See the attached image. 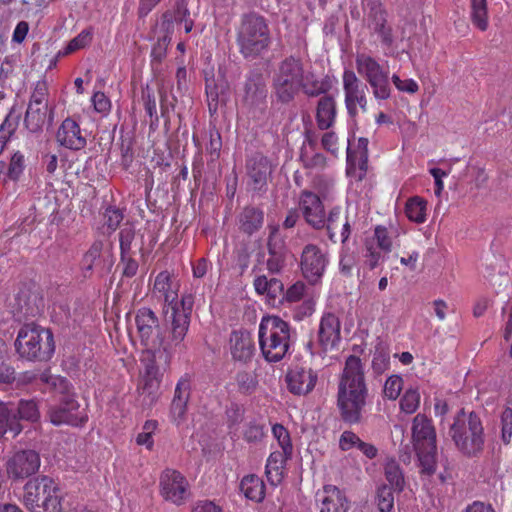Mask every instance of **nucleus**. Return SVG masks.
<instances>
[{
	"mask_svg": "<svg viewBox=\"0 0 512 512\" xmlns=\"http://www.w3.org/2000/svg\"><path fill=\"white\" fill-rule=\"evenodd\" d=\"M368 389L359 357L351 355L338 385L337 404L345 422L358 423L366 406Z\"/></svg>",
	"mask_w": 512,
	"mask_h": 512,
	"instance_id": "f257e3e1",
	"label": "nucleus"
},
{
	"mask_svg": "<svg viewBox=\"0 0 512 512\" xmlns=\"http://www.w3.org/2000/svg\"><path fill=\"white\" fill-rule=\"evenodd\" d=\"M14 346L19 357L26 361H48L55 352L51 330L35 323L25 324L19 329Z\"/></svg>",
	"mask_w": 512,
	"mask_h": 512,
	"instance_id": "f03ea898",
	"label": "nucleus"
},
{
	"mask_svg": "<svg viewBox=\"0 0 512 512\" xmlns=\"http://www.w3.org/2000/svg\"><path fill=\"white\" fill-rule=\"evenodd\" d=\"M258 338L265 360L271 363L279 362L290 347V325L278 316H265L259 324Z\"/></svg>",
	"mask_w": 512,
	"mask_h": 512,
	"instance_id": "7ed1b4c3",
	"label": "nucleus"
},
{
	"mask_svg": "<svg viewBox=\"0 0 512 512\" xmlns=\"http://www.w3.org/2000/svg\"><path fill=\"white\" fill-rule=\"evenodd\" d=\"M236 42L245 58L255 59L260 56L271 42L266 19L256 13L244 14L236 28Z\"/></svg>",
	"mask_w": 512,
	"mask_h": 512,
	"instance_id": "20e7f679",
	"label": "nucleus"
},
{
	"mask_svg": "<svg viewBox=\"0 0 512 512\" xmlns=\"http://www.w3.org/2000/svg\"><path fill=\"white\" fill-rule=\"evenodd\" d=\"M60 488L47 476L37 477L24 486L23 503L30 512H62Z\"/></svg>",
	"mask_w": 512,
	"mask_h": 512,
	"instance_id": "39448f33",
	"label": "nucleus"
},
{
	"mask_svg": "<svg viewBox=\"0 0 512 512\" xmlns=\"http://www.w3.org/2000/svg\"><path fill=\"white\" fill-rule=\"evenodd\" d=\"M450 435L456 447L467 456H476L483 450V426L474 413L466 416L461 411L450 428Z\"/></svg>",
	"mask_w": 512,
	"mask_h": 512,
	"instance_id": "423d86ee",
	"label": "nucleus"
},
{
	"mask_svg": "<svg viewBox=\"0 0 512 512\" xmlns=\"http://www.w3.org/2000/svg\"><path fill=\"white\" fill-rule=\"evenodd\" d=\"M304 64L300 59L288 57L280 62L273 76V91L281 103L291 102L301 89Z\"/></svg>",
	"mask_w": 512,
	"mask_h": 512,
	"instance_id": "0eeeda50",
	"label": "nucleus"
},
{
	"mask_svg": "<svg viewBox=\"0 0 512 512\" xmlns=\"http://www.w3.org/2000/svg\"><path fill=\"white\" fill-rule=\"evenodd\" d=\"M135 323L140 343L144 346L142 357L157 355L161 351L172 356L170 343L163 341L159 319L150 308H140L135 315Z\"/></svg>",
	"mask_w": 512,
	"mask_h": 512,
	"instance_id": "6e6552de",
	"label": "nucleus"
},
{
	"mask_svg": "<svg viewBox=\"0 0 512 512\" xmlns=\"http://www.w3.org/2000/svg\"><path fill=\"white\" fill-rule=\"evenodd\" d=\"M355 66L358 75L365 80L368 88H371L373 97L376 100L382 101L391 97V77L387 68L366 53L356 55Z\"/></svg>",
	"mask_w": 512,
	"mask_h": 512,
	"instance_id": "1a4fd4ad",
	"label": "nucleus"
},
{
	"mask_svg": "<svg viewBox=\"0 0 512 512\" xmlns=\"http://www.w3.org/2000/svg\"><path fill=\"white\" fill-rule=\"evenodd\" d=\"M171 358L172 356L165 353V351L158 352L157 355L141 358L144 371L138 391L140 396L143 397V404L150 406L157 400L161 382V370L165 371L169 367Z\"/></svg>",
	"mask_w": 512,
	"mask_h": 512,
	"instance_id": "9d476101",
	"label": "nucleus"
},
{
	"mask_svg": "<svg viewBox=\"0 0 512 512\" xmlns=\"http://www.w3.org/2000/svg\"><path fill=\"white\" fill-rule=\"evenodd\" d=\"M344 102L350 117L356 118L359 111L368 110V86L352 70H345L342 76Z\"/></svg>",
	"mask_w": 512,
	"mask_h": 512,
	"instance_id": "9b49d317",
	"label": "nucleus"
},
{
	"mask_svg": "<svg viewBox=\"0 0 512 512\" xmlns=\"http://www.w3.org/2000/svg\"><path fill=\"white\" fill-rule=\"evenodd\" d=\"M63 395L59 404L53 405L48 410V416L54 425H71L81 426L87 422L88 416L84 409L80 408V404L75 399L74 393L61 392Z\"/></svg>",
	"mask_w": 512,
	"mask_h": 512,
	"instance_id": "f8f14e48",
	"label": "nucleus"
},
{
	"mask_svg": "<svg viewBox=\"0 0 512 512\" xmlns=\"http://www.w3.org/2000/svg\"><path fill=\"white\" fill-rule=\"evenodd\" d=\"M159 486L161 496L178 506L184 504L190 496L188 481L174 469H166L162 472Z\"/></svg>",
	"mask_w": 512,
	"mask_h": 512,
	"instance_id": "ddd939ff",
	"label": "nucleus"
},
{
	"mask_svg": "<svg viewBox=\"0 0 512 512\" xmlns=\"http://www.w3.org/2000/svg\"><path fill=\"white\" fill-rule=\"evenodd\" d=\"M328 262L327 254L317 245L308 244L303 248L300 267L303 276L311 284H315L321 279Z\"/></svg>",
	"mask_w": 512,
	"mask_h": 512,
	"instance_id": "4468645a",
	"label": "nucleus"
},
{
	"mask_svg": "<svg viewBox=\"0 0 512 512\" xmlns=\"http://www.w3.org/2000/svg\"><path fill=\"white\" fill-rule=\"evenodd\" d=\"M299 210L306 223L314 229L319 230L325 227V209L317 194L303 190L299 196Z\"/></svg>",
	"mask_w": 512,
	"mask_h": 512,
	"instance_id": "2eb2a0df",
	"label": "nucleus"
},
{
	"mask_svg": "<svg viewBox=\"0 0 512 512\" xmlns=\"http://www.w3.org/2000/svg\"><path fill=\"white\" fill-rule=\"evenodd\" d=\"M40 467V456L34 450H21L7 462V473L14 479H24L36 473Z\"/></svg>",
	"mask_w": 512,
	"mask_h": 512,
	"instance_id": "dca6fc26",
	"label": "nucleus"
},
{
	"mask_svg": "<svg viewBox=\"0 0 512 512\" xmlns=\"http://www.w3.org/2000/svg\"><path fill=\"white\" fill-rule=\"evenodd\" d=\"M246 171L248 185L254 191H262L266 188L268 179L272 173V165L267 157L255 154L247 160Z\"/></svg>",
	"mask_w": 512,
	"mask_h": 512,
	"instance_id": "f3484780",
	"label": "nucleus"
},
{
	"mask_svg": "<svg viewBox=\"0 0 512 512\" xmlns=\"http://www.w3.org/2000/svg\"><path fill=\"white\" fill-rule=\"evenodd\" d=\"M341 340V322L333 313H325L319 324L318 344L326 352L335 349Z\"/></svg>",
	"mask_w": 512,
	"mask_h": 512,
	"instance_id": "a211bd4d",
	"label": "nucleus"
},
{
	"mask_svg": "<svg viewBox=\"0 0 512 512\" xmlns=\"http://www.w3.org/2000/svg\"><path fill=\"white\" fill-rule=\"evenodd\" d=\"M411 431L415 449H436V431L432 420L426 415L419 413L414 417Z\"/></svg>",
	"mask_w": 512,
	"mask_h": 512,
	"instance_id": "6ab92c4d",
	"label": "nucleus"
},
{
	"mask_svg": "<svg viewBox=\"0 0 512 512\" xmlns=\"http://www.w3.org/2000/svg\"><path fill=\"white\" fill-rule=\"evenodd\" d=\"M318 376L311 368L296 366L286 374L288 390L295 395H306L313 390Z\"/></svg>",
	"mask_w": 512,
	"mask_h": 512,
	"instance_id": "aec40b11",
	"label": "nucleus"
},
{
	"mask_svg": "<svg viewBox=\"0 0 512 512\" xmlns=\"http://www.w3.org/2000/svg\"><path fill=\"white\" fill-rule=\"evenodd\" d=\"M268 254L266 265L270 273H279L285 264L286 246L283 237L277 227L271 228L267 242Z\"/></svg>",
	"mask_w": 512,
	"mask_h": 512,
	"instance_id": "412c9836",
	"label": "nucleus"
},
{
	"mask_svg": "<svg viewBox=\"0 0 512 512\" xmlns=\"http://www.w3.org/2000/svg\"><path fill=\"white\" fill-rule=\"evenodd\" d=\"M166 321L169 325L170 340V351H172V345H179L185 338L189 326H190V315L182 311H177L176 307L165 309Z\"/></svg>",
	"mask_w": 512,
	"mask_h": 512,
	"instance_id": "4be33fe9",
	"label": "nucleus"
},
{
	"mask_svg": "<svg viewBox=\"0 0 512 512\" xmlns=\"http://www.w3.org/2000/svg\"><path fill=\"white\" fill-rule=\"evenodd\" d=\"M325 227L328 237L332 242L340 240L345 243L351 233V227L348 216L344 214L340 207H334L326 217Z\"/></svg>",
	"mask_w": 512,
	"mask_h": 512,
	"instance_id": "5701e85b",
	"label": "nucleus"
},
{
	"mask_svg": "<svg viewBox=\"0 0 512 512\" xmlns=\"http://www.w3.org/2000/svg\"><path fill=\"white\" fill-rule=\"evenodd\" d=\"M57 142L71 150H81L86 146V138L82 135L79 125L72 119H65L58 128Z\"/></svg>",
	"mask_w": 512,
	"mask_h": 512,
	"instance_id": "b1692460",
	"label": "nucleus"
},
{
	"mask_svg": "<svg viewBox=\"0 0 512 512\" xmlns=\"http://www.w3.org/2000/svg\"><path fill=\"white\" fill-rule=\"evenodd\" d=\"M179 285L172 279L168 271L160 272L154 281L152 295L158 300H163L167 308L178 298Z\"/></svg>",
	"mask_w": 512,
	"mask_h": 512,
	"instance_id": "393cba45",
	"label": "nucleus"
},
{
	"mask_svg": "<svg viewBox=\"0 0 512 512\" xmlns=\"http://www.w3.org/2000/svg\"><path fill=\"white\" fill-rule=\"evenodd\" d=\"M230 350L233 358L247 362L254 354L255 347L250 333L245 331H233L230 336Z\"/></svg>",
	"mask_w": 512,
	"mask_h": 512,
	"instance_id": "a878e982",
	"label": "nucleus"
},
{
	"mask_svg": "<svg viewBox=\"0 0 512 512\" xmlns=\"http://www.w3.org/2000/svg\"><path fill=\"white\" fill-rule=\"evenodd\" d=\"M189 396V381L186 379L179 380L175 388L174 397L170 408L172 421L175 422L176 424H180L184 420Z\"/></svg>",
	"mask_w": 512,
	"mask_h": 512,
	"instance_id": "bb28decb",
	"label": "nucleus"
},
{
	"mask_svg": "<svg viewBox=\"0 0 512 512\" xmlns=\"http://www.w3.org/2000/svg\"><path fill=\"white\" fill-rule=\"evenodd\" d=\"M266 97V88L263 76L260 73H252L248 76L244 85V101L248 105H256Z\"/></svg>",
	"mask_w": 512,
	"mask_h": 512,
	"instance_id": "cd10ccee",
	"label": "nucleus"
},
{
	"mask_svg": "<svg viewBox=\"0 0 512 512\" xmlns=\"http://www.w3.org/2000/svg\"><path fill=\"white\" fill-rule=\"evenodd\" d=\"M348 505L342 491L333 485L324 487L320 512H347Z\"/></svg>",
	"mask_w": 512,
	"mask_h": 512,
	"instance_id": "c85d7f7f",
	"label": "nucleus"
},
{
	"mask_svg": "<svg viewBox=\"0 0 512 512\" xmlns=\"http://www.w3.org/2000/svg\"><path fill=\"white\" fill-rule=\"evenodd\" d=\"M336 117V102L330 95L321 97L316 108L317 126L321 130L329 129Z\"/></svg>",
	"mask_w": 512,
	"mask_h": 512,
	"instance_id": "c756f323",
	"label": "nucleus"
},
{
	"mask_svg": "<svg viewBox=\"0 0 512 512\" xmlns=\"http://www.w3.org/2000/svg\"><path fill=\"white\" fill-rule=\"evenodd\" d=\"M291 455L292 452L281 449L273 451L268 457L266 475L272 484H277L281 481L283 468Z\"/></svg>",
	"mask_w": 512,
	"mask_h": 512,
	"instance_id": "7c9ffc66",
	"label": "nucleus"
},
{
	"mask_svg": "<svg viewBox=\"0 0 512 512\" xmlns=\"http://www.w3.org/2000/svg\"><path fill=\"white\" fill-rule=\"evenodd\" d=\"M331 88L328 80L317 77L312 71L304 69L301 89L309 97H317L326 94Z\"/></svg>",
	"mask_w": 512,
	"mask_h": 512,
	"instance_id": "2f4dec72",
	"label": "nucleus"
},
{
	"mask_svg": "<svg viewBox=\"0 0 512 512\" xmlns=\"http://www.w3.org/2000/svg\"><path fill=\"white\" fill-rule=\"evenodd\" d=\"M368 153L347 149V174L362 180L367 171Z\"/></svg>",
	"mask_w": 512,
	"mask_h": 512,
	"instance_id": "473e14b6",
	"label": "nucleus"
},
{
	"mask_svg": "<svg viewBox=\"0 0 512 512\" xmlns=\"http://www.w3.org/2000/svg\"><path fill=\"white\" fill-rule=\"evenodd\" d=\"M264 221L263 211L255 207H246L240 215V229L251 235L258 231Z\"/></svg>",
	"mask_w": 512,
	"mask_h": 512,
	"instance_id": "72a5a7b5",
	"label": "nucleus"
},
{
	"mask_svg": "<svg viewBox=\"0 0 512 512\" xmlns=\"http://www.w3.org/2000/svg\"><path fill=\"white\" fill-rule=\"evenodd\" d=\"M240 489L246 498L261 502L265 496V484L262 479L256 475L245 476L241 483Z\"/></svg>",
	"mask_w": 512,
	"mask_h": 512,
	"instance_id": "f704fd0d",
	"label": "nucleus"
},
{
	"mask_svg": "<svg viewBox=\"0 0 512 512\" xmlns=\"http://www.w3.org/2000/svg\"><path fill=\"white\" fill-rule=\"evenodd\" d=\"M405 213L410 221L424 223L427 216V202L419 196L411 197L406 202Z\"/></svg>",
	"mask_w": 512,
	"mask_h": 512,
	"instance_id": "c9c22d12",
	"label": "nucleus"
},
{
	"mask_svg": "<svg viewBox=\"0 0 512 512\" xmlns=\"http://www.w3.org/2000/svg\"><path fill=\"white\" fill-rule=\"evenodd\" d=\"M7 431L16 436L22 431V425L18 421L15 412H12L6 404L0 402V436Z\"/></svg>",
	"mask_w": 512,
	"mask_h": 512,
	"instance_id": "e433bc0d",
	"label": "nucleus"
},
{
	"mask_svg": "<svg viewBox=\"0 0 512 512\" xmlns=\"http://www.w3.org/2000/svg\"><path fill=\"white\" fill-rule=\"evenodd\" d=\"M47 113L48 107L46 106L28 105L25 115L26 127L31 132L39 131L46 121Z\"/></svg>",
	"mask_w": 512,
	"mask_h": 512,
	"instance_id": "4c0bfd02",
	"label": "nucleus"
},
{
	"mask_svg": "<svg viewBox=\"0 0 512 512\" xmlns=\"http://www.w3.org/2000/svg\"><path fill=\"white\" fill-rule=\"evenodd\" d=\"M102 250H103V242L95 241L89 250L85 253L82 265L83 268L87 271H91L95 269H103V259H102Z\"/></svg>",
	"mask_w": 512,
	"mask_h": 512,
	"instance_id": "58836bf2",
	"label": "nucleus"
},
{
	"mask_svg": "<svg viewBox=\"0 0 512 512\" xmlns=\"http://www.w3.org/2000/svg\"><path fill=\"white\" fill-rule=\"evenodd\" d=\"M16 417L19 420L37 422L40 419L38 402L34 399H21L18 402Z\"/></svg>",
	"mask_w": 512,
	"mask_h": 512,
	"instance_id": "ea45409f",
	"label": "nucleus"
},
{
	"mask_svg": "<svg viewBox=\"0 0 512 512\" xmlns=\"http://www.w3.org/2000/svg\"><path fill=\"white\" fill-rule=\"evenodd\" d=\"M472 23L481 31L488 28L487 0H470Z\"/></svg>",
	"mask_w": 512,
	"mask_h": 512,
	"instance_id": "a19ab883",
	"label": "nucleus"
},
{
	"mask_svg": "<svg viewBox=\"0 0 512 512\" xmlns=\"http://www.w3.org/2000/svg\"><path fill=\"white\" fill-rule=\"evenodd\" d=\"M385 478L394 491L401 492L404 488V477L399 464L395 460H387L384 466Z\"/></svg>",
	"mask_w": 512,
	"mask_h": 512,
	"instance_id": "79ce46f5",
	"label": "nucleus"
},
{
	"mask_svg": "<svg viewBox=\"0 0 512 512\" xmlns=\"http://www.w3.org/2000/svg\"><path fill=\"white\" fill-rule=\"evenodd\" d=\"M175 23L174 14L171 10L163 13L160 22L157 24V40L163 41L164 44L170 43Z\"/></svg>",
	"mask_w": 512,
	"mask_h": 512,
	"instance_id": "37998d69",
	"label": "nucleus"
},
{
	"mask_svg": "<svg viewBox=\"0 0 512 512\" xmlns=\"http://www.w3.org/2000/svg\"><path fill=\"white\" fill-rule=\"evenodd\" d=\"M135 238V228L132 225L125 224L120 233H119V241H120V250H121V259L125 260L129 254H132V242Z\"/></svg>",
	"mask_w": 512,
	"mask_h": 512,
	"instance_id": "c03bdc74",
	"label": "nucleus"
},
{
	"mask_svg": "<svg viewBox=\"0 0 512 512\" xmlns=\"http://www.w3.org/2000/svg\"><path fill=\"white\" fill-rule=\"evenodd\" d=\"M393 488L381 485L377 490L376 502L381 512H390L394 507Z\"/></svg>",
	"mask_w": 512,
	"mask_h": 512,
	"instance_id": "a18cd8bd",
	"label": "nucleus"
},
{
	"mask_svg": "<svg viewBox=\"0 0 512 512\" xmlns=\"http://www.w3.org/2000/svg\"><path fill=\"white\" fill-rule=\"evenodd\" d=\"M420 405V394L417 389H407L400 400V409L406 414L414 413Z\"/></svg>",
	"mask_w": 512,
	"mask_h": 512,
	"instance_id": "49530a36",
	"label": "nucleus"
},
{
	"mask_svg": "<svg viewBox=\"0 0 512 512\" xmlns=\"http://www.w3.org/2000/svg\"><path fill=\"white\" fill-rule=\"evenodd\" d=\"M403 389V379L399 375H391L387 378L383 388V394L390 400H396Z\"/></svg>",
	"mask_w": 512,
	"mask_h": 512,
	"instance_id": "de8ad7c7",
	"label": "nucleus"
},
{
	"mask_svg": "<svg viewBox=\"0 0 512 512\" xmlns=\"http://www.w3.org/2000/svg\"><path fill=\"white\" fill-rule=\"evenodd\" d=\"M92 41V32L89 29L83 30L75 38H73L65 48L64 55L73 53L77 50L85 48Z\"/></svg>",
	"mask_w": 512,
	"mask_h": 512,
	"instance_id": "09e8293b",
	"label": "nucleus"
},
{
	"mask_svg": "<svg viewBox=\"0 0 512 512\" xmlns=\"http://www.w3.org/2000/svg\"><path fill=\"white\" fill-rule=\"evenodd\" d=\"M415 450L418 455L421 466L423 468V471H425L428 474L433 473L435 470V455L437 448L430 450L427 447H423V449Z\"/></svg>",
	"mask_w": 512,
	"mask_h": 512,
	"instance_id": "8fccbe9b",
	"label": "nucleus"
},
{
	"mask_svg": "<svg viewBox=\"0 0 512 512\" xmlns=\"http://www.w3.org/2000/svg\"><path fill=\"white\" fill-rule=\"evenodd\" d=\"M365 251L366 262L371 269H374L382 260L384 252L379 249L374 240L369 239L365 242Z\"/></svg>",
	"mask_w": 512,
	"mask_h": 512,
	"instance_id": "3c124183",
	"label": "nucleus"
},
{
	"mask_svg": "<svg viewBox=\"0 0 512 512\" xmlns=\"http://www.w3.org/2000/svg\"><path fill=\"white\" fill-rule=\"evenodd\" d=\"M369 240H374L375 244H377L379 249L384 253L390 252L392 247V240L385 227L377 226L374 231V236L369 238Z\"/></svg>",
	"mask_w": 512,
	"mask_h": 512,
	"instance_id": "603ef678",
	"label": "nucleus"
},
{
	"mask_svg": "<svg viewBox=\"0 0 512 512\" xmlns=\"http://www.w3.org/2000/svg\"><path fill=\"white\" fill-rule=\"evenodd\" d=\"M25 167V159L22 153L15 152L10 160L7 175L12 180H17Z\"/></svg>",
	"mask_w": 512,
	"mask_h": 512,
	"instance_id": "864d4df0",
	"label": "nucleus"
},
{
	"mask_svg": "<svg viewBox=\"0 0 512 512\" xmlns=\"http://www.w3.org/2000/svg\"><path fill=\"white\" fill-rule=\"evenodd\" d=\"M273 436L276 438L281 449L292 452V444L288 430L281 424H275L272 427Z\"/></svg>",
	"mask_w": 512,
	"mask_h": 512,
	"instance_id": "5fc2aeb1",
	"label": "nucleus"
},
{
	"mask_svg": "<svg viewBox=\"0 0 512 512\" xmlns=\"http://www.w3.org/2000/svg\"><path fill=\"white\" fill-rule=\"evenodd\" d=\"M40 380L43 383L51 385L55 390L61 392H67L70 388L69 382L60 376H53L48 371L40 374Z\"/></svg>",
	"mask_w": 512,
	"mask_h": 512,
	"instance_id": "6e6d98bb",
	"label": "nucleus"
},
{
	"mask_svg": "<svg viewBox=\"0 0 512 512\" xmlns=\"http://www.w3.org/2000/svg\"><path fill=\"white\" fill-rule=\"evenodd\" d=\"M48 89L45 82H37L35 89L31 95L29 105L48 107Z\"/></svg>",
	"mask_w": 512,
	"mask_h": 512,
	"instance_id": "4d7b16f0",
	"label": "nucleus"
},
{
	"mask_svg": "<svg viewBox=\"0 0 512 512\" xmlns=\"http://www.w3.org/2000/svg\"><path fill=\"white\" fill-rule=\"evenodd\" d=\"M501 437L505 444L510 443L512 437V409L505 408L501 414Z\"/></svg>",
	"mask_w": 512,
	"mask_h": 512,
	"instance_id": "13d9d810",
	"label": "nucleus"
},
{
	"mask_svg": "<svg viewBox=\"0 0 512 512\" xmlns=\"http://www.w3.org/2000/svg\"><path fill=\"white\" fill-rule=\"evenodd\" d=\"M391 81L393 82L397 90L400 92L415 94L419 90V85L413 79L402 80L399 75L393 74L391 76Z\"/></svg>",
	"mask_w": 512,
	"mask_h": 512,
	"instance_id": "bf43d9fd",
	"label": "nucleus"
},
{
	"mask_svg": "<svg viewBox=\"0 0 512 512\" xmlns=\"http://www.w3.org/2000/svg\"><path fill=\"white\" fill-rule=\"evenodd\" d=\"M104 225L110 231H115L121 221L123 220V214L119 209L109 207L105 210L104 213Z\"/></svg>",
	"mask_w": 512,
	"mask_h": 512,
	"instance_id": "052dcab7",
	"label": "nucleus"
},
{
	"mask_svg": "<svg viewBox=\"0 0 512 512\" xmlns=\"http://www.w3.org/2000/svg\"><path fill=\"white\" fill-rule=\"evenodd\" d=\"M363 441L352 431H344L339 440V447L343 451H348L352 448L358 449Z\"/></svg>",
	"mask_w": 512,
	"mask_h": 512,
	"instance_id": "680f3d73",
	"label": "nucleus"
},
{
	"mask_svg": "<svg viewBox=\"0 0 512 512\" xmlns=\"http://www.w3.org/2000/svg\"><path fill=\"white\" fill-rule=\"evenodd\" d=\"M387 19L382 18V21L372 22L374 31L379 34L381 40L386 45H391L393 42L392 29L386 26Z\"/></svg>",
	"mask_w": 512,
	"mask_h": 512,
	"instance_id": "e2e57ef3",
	"label": "nucleus"
},
{
	"mask_svg": "<svg viewBox=\"0 0 512 512\" xmlns=\"http://www.w3.org/2000/svg\"><path fill=\"white\" fill-rule=\"evenodd\" d=\"M356 264L355 256L347 251H343L340 255L339 268L344 276H351L353 268Z\"/></svg>",
	"mask_w": 512,
	"mask_h": 512,
	"instance_id": "0e129e2a",
	"label": "nucleus"
},
{
	"mask_svg": "<svg viewBox=\"0 0 512 512\" xmlns=\"http://www.w3.org/2000/svg\"><path fill=\"white\" fill-rule=\"evenodd\" d=\"M367 7L369 9L368 17L372 22L382 21L386 17V11L382 7L381 0H367Z\"/></svg>",
	"mask_w": 512,
	"mask_h": 512,
	"instance_id": "69168bd1",
	"label": "nucleus"
},
{
	"mask_svg": "<svg viewBox=\"0 0 512 512\" xmlns=\"http://www.w3.org/2000/svg\"><path fill=\"white\" fill-rule=\"evenodd\" d=\"M95 111L106 114L111 109V102L103 92H96L92 97Z\"/></svg>",
	"mask_w": 512,
	"mask_h": 512,
	"instance_id": "338daca9",
	"label": "nucleus"
},
{
	"mask_svg": "<svg viewBox=\"0 0 512 512\" xmlns=\"http://www.w3.org/2000/svg\"><path fill=\"white\" fill-rule=\"evenodd\" d=\"M230 427L236 426L243 421L244 409L238 404H231L226 411Z\"/></svg>",
	"mask_w": 512,
	"mask_h": 512,
	"instance_id": "774afa93",
	"label": "nucleus"
}]
</instances>
